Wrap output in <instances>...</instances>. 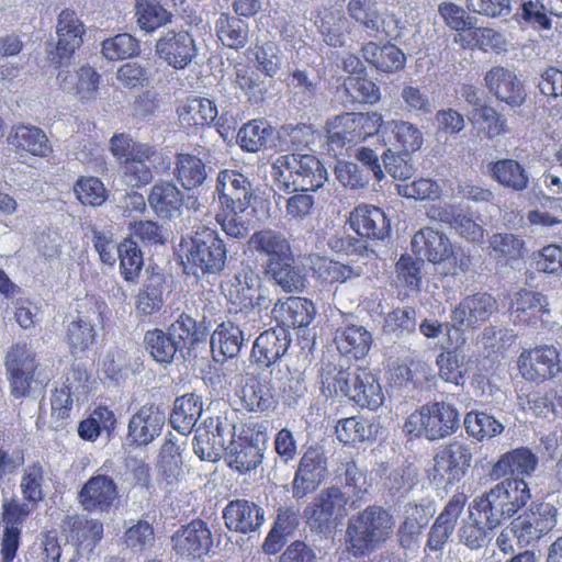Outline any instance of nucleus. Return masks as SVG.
<instances>
[{
	"label": "nucleus",
	"mask_w": 562,
	"mask_h": 562,
	"mask_svg": "<svg viewBox=\"0 0 562 562\" xmlns=\"http://www.w3.org/2000/svg\"><path fill=\"white\" fill-rule=\"evenodd\" d=\"M179 122L184 128L210 126L217 116V108L206 98H189L177 109Z\"/></svg>",
	"instance_id": "obj_40"
},
{
	"label": "nucleus",
	"mask_w": 562,
	"mask_h": 562,
	"mask_svg": "<svg viewBox=\"0 0 562 562\" xmlns=\"http://www.w3.org/2000/svg\"><path fill=\"white\" fill-rule=\"evenodd\" d=\"M74 193L82 205L92 207L101 206L109 198L104 183L93 176H80L74 184Z\"/></svg>",
	"instance_id": "obj_61"
},
{
	"label": "nucleus",
	"mask_w": 562,
	"mask_h": 562,
	"mask_svg": "<svg viewBox=\"0 0 562 562\" xmlns=\"http://www.w3.org/2000/svg\"><path fill=\"white\" fill-rule=\"evenodd\" d=\"M202 414V401L193 393L176 398L170 414L172 427L180 434H190Z\"/></svg>",
	"instance_id": "obj_44"
},
{
	"label": "nucleus",
	"mask_w": 562,
	"mask_h": 562,
	"mask_svg": "<svg viewBox=\"0 0 562 562\" xmlns=\"http://www.w3.org/2000/svg\"><path fill=\"white\" fill-rule=\"evenodd\" d=\"M37 355L26 341L11 345L4 356L10 395L14 400L30 396L38 370Z\"/></svg>",
	"instance_id": "obj_12"
},
{
	"label": "nucleus",
	"mask_w": 562,
	"mask_h": 562,
	"mask_svg": "<svg viewBox=\"0 0 562 562\" xmlns=\"http://www.w3.org/2000/svg\"><path fill=\"white\" fill-rule=\"evenodd\" d=\"M239 398L248 412H269L277 406L276 390L271 380L258 374H246Z\"/></svg>",
	"instance_id": "obj_30"
},
{
	"label": "nucleus",
	"mask_w": 562,
	"mask_h": 562,
	"mask_svg": "<svg viewBox=\"0 0 562 562\" xmlns=\"http://www.w3.org/2000/svg\"><path fill=\"white\" fill-rule=\"evenodd\" d=\"M74 408L71 386L63 383L55 387L50 395V418L56 424L55 429L64 428Z\"/></svg>",
	"instance_id": "obj_64"
},
{
	"label": "nucleus",
	"mask_w": 562,
	"mask_h": 562,
	"mask_svg": "<svg viewBox=\"0 0 562 562\" xmlns=\"http://www.w3.org/2000/svg\"><path fill=\"white\" fill-rule=\"evenodd\" d=\"M468 503V496L463 492H457L451 496L442 512L430 527L425 550L440 551L453 533L457 521Z\"/></svg>",
	"instance_id": "obj_24"
},
{
	"label": "nucleus",
	"mask_w": 562,
	"mask_h": 562,
	"mask_svg": "<svg viewBox=\"0 0 562 562\" xmlns=\"http://www.w3.org/2000/svg\"><path fill=\"white\" fill-rule=\"evenodd\" d=\"M261 75L249 64H239L235 68V88L239 89L250 103L262 102L267 94V86Z\"/></svg>",
	"instance_id": "obj_50"
},
{
	"label": "nucleus",
	"mask_w": 562,
	"mask_h": 562,
	"mask_svg": "<svg viewBox=\"0 0 562 562\" xmlns=\"http://www.w3.org/2000/svg\"><path fill=\"white\" fill-rule=\"evenodd\" d=\"M463 48L480 49L485 53L504 50L505 40L503 35L491 27H472L467 34L456 37Z\"/></svg>",
	"instance_id": "obj_54"
},
{
	"label": "nucleus",
	"mask_w": 562,
	"mask_h": 562,
	"mask_svg": "<svg viewBox=\"0 0 562 562\" xmlns=\"http://www.w3.org/2000/svg\"><path fill=\"white\" fill-rule=\"evenodd\" d=\"M381 139L398 154L409 155L420 149L424 135L415 124L408 121L391 120L383 122Z\"/></svg>",
	"instance_id": "obj_35"
},
{
	"label": "nucleus",
	"mask_w": 562,
	"mask_h": 562,
	"mask_svg": "<svg viewBox=\"0 0 562 562\" xmlns=\"http://www.w3.org/2000/svg\"><path fill=\"white\" fill-rule=\"evenodd\" d=\"M412 250L422 260L439 265L451 258L452 243L445 233L426 226L414 234Z\"/></svg>",
	"instance_id": "obj_27"
},
{
	"label": "nucleus",
	"mask_w": 562,
	"mask_h": 562,
	"mask_svg": "<svg viewBox=\"0 0 562 562\" xmlns=\"http://www.w3.org/2000/svg\"><path fill=\"white\" fill-rule=\"evenodd\" d=\"M115 427L116 417L114 412L105 405H98L87 418L79 422L77 431L82 440L94 442L102 430L111 434Z\"/></svg>",
	"instance_id": "obj_46"
},
{
	"label": "nucleus",
	"mask_w": 562,
	"mask_h": 562,
	"mask_svg": "<svg viewBox=\"0 0 562 562\" xmlns=\"http://www.w3.org/2000/svg\"><path fill=\"white\" fill-rule=\"evenodd\" d=\"M531 498V493L524 479H505L490 491L473 499L470 512L487 529H494L502 521L512 518Z\"/></svg>",
	"instance_id": "obj_4"
},
{
	"label": "nucleus",
	"mask_w": 562,
	"mask_h": 562,
	"mask_svg": "<svg viewBox=\"0 0 562 562\" xmlns=\"http://www.w3.org/2000/svg\"><path fill=\"white\" fill-rule=\"evenodd\" d=\"M215 33L225 47L239 50L248 42L249 27L240 18L223 12L215 22Z\"/></svg>",
	"instance_id": "obj_45"
},
{
	"label": "nucleus",
	"mask_w": 562,
	"mask_h": 562,
	"mask_svg": "<svg viewBox=\"0 0 562 562\" xmlns=\"http://www.w3.org/2000/svg\"><path fill=\"white\" fill-rule=\"evenodd\" d=\"M172 175L184 190H193L201 187L206 180V165L196 155L177 153Z\"/></svg>",
	"instance_id": "obj_41"
},
{
	"label": "nucleus",
	"mask_w": 562,
	"mask_h": 562,
	"mask_svg": "<svg viewBox=\"0 0 562 562\" xmlns=\"http://www.w3.org/2000/svg\"><path fill=\"white\" fill-rule=\"evenodd\" d=\"M470 448L460 441L443 446L434 457V479L452 485L460 482L471 465Z\"/></svg>",
	"instance_id": "obj_17"
},
{
	"label": "nucleus",
	"mask_w": 562,
	"mask_h": 562,
	"mask_svg": "<svg viewBox=\"0 0 562 562\" xmlns=\"http://www.w3.org/2000/svg\"><path fill=\"white\" fill-rule=\"evenodd\" d=\"M120 271L126 282H135L143 269V252L136 241L125 238L117 246Z\"/></svg>",
	"instance_id": "obj_58"
},
{
	"label": "nucleus",
	"mask_w": 562,
	"mask_h": 562,
	"mask_svg": "<svg viewBox=\"0 0 562 562\" xmlns=\"http://www.w3.org/2000/svg\"><path fill=\"white\" fill-rule=\"evenodd\" d=\"M156 53L175 69H184L196 56V46L188 31L170 30L157 41Z\"/></svg>",
	"instance_id": "obj_23"
},
{
	"label": "nucleus",
	"mask_w": 562,
	"mask_h": 562,
	"mask_svg": "<svg viewBox=\"0 0 562 562\" xmlns=\"http://www.w3.org/2000/svg\"><path fill=\"white\" fill-rule=\"evenodd\" d=\"M549 314L548 301L543 294L527 289L515 294L510 306L515 324L539 327L544 323L543 316Z\"/></svg>",
	"instance_id": "obj_29"
},
{
	"label": "nucleus",
	"mask_w": 562,
	"mask_h": 562,
	"mask_svg": "<svg viewBox=\"0 0 562 562\" xmlns=\"http://www.w3.org/2000/svg\"><path fill=\"white\" fill-rule=\"evenodd\" d=\"M213 546V532L202 518H194L181 525L171 536L172 551L180 558L202 559L209 555Z\"/></svg>",
	"instance_id": "obj_15"
},
{
	"label": "nucleus",
	"mask_w": 562,
	"mask_h": 562,
	"mask_svg": "<svg viewBox=\"0 0 562 562\" xmlns=\"http://www.w3.org/2000/svg\"><path fill=\"white\" fill-rule=\"evenodd\" d=\"M521 376L530 382L542 383L562 371L561 355L553 345H538L524 349L517 359Z\"/></svg>",
	"instance_id": "obj_14"
},
{
	"label": "nucleus",
	"mask_w": 562,
	"mask_h": 562,
	"mask_svg": "<svg viewBox=\"0 0 562 562\" xmlns=\"http://www.w3.org/2000/svg\"><path fill=\"white\" fill-rule=\"evenodd\" d=\"M538 465L537 456L527 447L513 449L493 464L490 476L501 480L507 475H530Z\"/></svg>",
	"instance_id": "obj_39"
},
{
	"label": "nucleus",
	"mask_w": 562,
	"mask_h": 562,
	"mask_svg": "<svg viewBox=\"0 0 562 562\" xmlns=\"http://www.w3.org/2000/svg\"><path fill=\"white\" fill-rule=\"evenodd\" d=\"M491 171L493 177L504 187L515 191H522L528 187V176L524 167L514 159L495 161Z\"/></svg>",
	"instance_id": "obj_59"
},
{
	"label": "nucleus",
	"mask_w": 562,
	"mask_h": 562,
	"mask_svg": "<svg viewBox=\"0 0 562 562\" xmlns=\"http://www.w3.org/2000/svg\"><path fill=\"white\" fill-rule=\"evenodd\" d=\"M215 192L218 211L215 221L232 238L241 239L248 234L249 209L255 200L252 184L237 170H221L216 178Z\"/></svg>",
	"instance_id": "obj_1"
},
{
	"label": "nucleus",
	"mask_w": 562,
	"mask_h": 562,
	"mask_svg": "<svg viewBox=\"0 0 562 562\" xmlns=\"http://www.w3.org/2000/svg\"><path fill=\"white\" fill-rule=\"evenodd\" d=\"M347 497L339 487H327L304 509L307 524L321 531L336 527L346 516Z\"/></svg>",
	"instance_id": "obj_16"
},
{
	"label": "nucleus",
	"mask_w": 562,
	"mask_h": 562,
	"mask_svg": "<svg viewBox=\"0 0 562 562\" xmlns=\"http://www.w3.org/2000/svg\"><path fill=\"white\" fill-rule=\"evenodd\" d=\"M144 344L153 359L161 364L171 363L177 352L181 350L169 330L166 333L160 328L147 330L144 336Z\"/></svg>",
	"instance_id": "obj_52"
},
{
	"label": "nucleus",
	"mask_w": 562,
	"mask_h": 562,
	"mask_svg": "<svg viewBox=\"0 0 562 562\" xmlns=\"http://www.w3.org/2000/svg\"><path fill=\"white\" fill-rule=\"evenodd\" d=\"M558 510L549 503L532 504L528 509L515 517L510 525V533L517 539L520 548L538 541L557 526Z\"/></svg>",
	"instance_id": "obj_13"
},
{
	"label": "nucleus",
	"mask_w": 562,
	"mask_h": 562,
	"mask_svg": "<svg viewBox=\"0 0 562 562\" xmlns=\"http://www.w3.org/2000/svg\"><path fill=\"white\" fill-rule=\"evenodd\" d=\"M291 337L284 328H272L261 333L251 349L252 361L261 368H269L288 351Z\"/></svg>",
	"instance_id": "obj_31"
},
{
	"label": "nucleus",
	"mask_w": 562,
	"mask_h": 562,
	"mask_svg": "<svg viewBox=\"0 0 562 562\" xmlns=\"http://www.w3.org/2000/svg\"><path fill=\"white\" fill-rule=\"evenodd\" d=\"M8 144L21 157L48 158L54 149L46 133L37 126L19 124L12 127Z\"/></svg>",
	"instance_id": "obj_25"
},
{
	"label": "nucleus",
	"mask_w": 562,
	"mask_h": 562,
	"mask_svg": "<svg viewBox=\"0 0 562 562\" xmlns=\"http://www.w3.org/2000/svg\"><path fill=\"white\" fill-rule=\"evenodd\" d=\"M44 468L40 462H33L24 470L20 490L24 502L37 508L38 504L44 499Z\"/></svg>",
	"instance_id": "obj_62"
},
{
	"label": "nucleus",
	"mask_w": 562,
	"mask_h": 562,
	"mask_svg": "<svg viewBox=\"0 0 562 562\" xmlns=\"http://www.w3.org/2000/svg\"><path fill=\"white\" fill-rule=\"evenodd\" d=\"M272 315L278 327L288 331L290 328L307 327L316 315V308L314 303L306 297L290 296L274 305Z\"/></svg>",
	"instance_id": "obj_33"
},
{
	"label": "nucleus",
	"mask_w": 562,
	"mask_h": 562,
	"mask_svg": "<svg viewBox=\"0 0 562 562\" xmlns=\"http://www.w3.org/2000/svg\"><path fill=\"white\" fill-rule=\"evenodd\" d=\"M272 177L280 190L308 192L324 186L327 170L315 155L291 153L274 160Z\"/></svg>",
	"instance_id": "obj_5"
},
{
	"label": "nucleus",
	"mask_w": 562,
	"mask_h": 562,
	"mask_svg": "<svg viewBox=\"0 0 562 562\" xmlns=\"http://www.w3.org/2000/svg\"><path fill=\"white\" fill-rule=\"evenodd\" d=\"M56 33L58 64L63 65L82 45L86 29L74 10L65 9L58 15Z\"/></svg>",
	"instance_id": "obj_32"
},
{
	"label": "nucleus",
	"mask_w": 562,
	"mask_h": 562,
	"mask_svg": "<svg viewBox=\"0 0 562 562\" xmlns=\"http://www.w3.org/2000/svg\"><path fill=\"white\" fill-rule=\"evenodd\" d=\"M196 445L194 451L202 460H212L225 451L235 439V425L227 417H207L203 428L194 437Z\"/></svg>",
	"instance_id": "obj_18"
},
{
	"label": "nucleus",
	"mask_w": 562,
	"mask_h": 562,
	"mask_svg": "<svg viewBox=\"0 0 562 562\" xmlns=\"http://www.w3.org/2000/svg\"><path fill=\"white\" fill-rule=\"evenodd\" d=\"M243 342V330L231 321L221 323L211 336L212 351H217L225 359L236 357L241 349Z\"/></svg>",
	"instance_id": "obj_49"
},
{
	"label": "nucleus",
	"mask_w": 562,
	"mask_h": 562,
	"mask_svg": "<svg viewBox=\"0 0 562 562\" xmlns=\"http://www.w3.org/2000/svg\"><path fill=\"white\" fill-rule=\"evenodd\" d=\"M151 210L162 218H172L181 214L184 205V194L171 181L156 182L147 196Z\"/></svg>",
	"instance_id": "obj_38"
},
{
	"label": "nucleus",
	"mask_w": 562,
	"mask_h": 562,
	"mask_svg": "<svg viewBox=\"0 0 562 562\" xmlns=\"http://www.w3.org/2000/svg\"><path fill=\"white\" fill-rule=\"evenodd\" d=\"M70 536L76 539L79 544L95 546L103 538V524L99 519L82 518L78 515L67 516L64 520Z\"/></svg>",
	"instance_id": "obj_60"
},
{
	"label": "nucleus",
	"mask_w": 562,
	"mask_h": 562,
	"mask_svg": "<svg viewBox=\"0 0 562 562\" xmlns=\"http://www.w3.org/2000/svg\"><path fill=\"white\" fill-rule=\"evenodd\" d=\"M262 457L259 432L255 434L250 427L244 428L225 450L228 467L239 473L255 470L261 463Z\"/></svg>",
	"instance_id": "obj_20"
},
{
	"label": "nucleus",
	"mask_w": 562,
	"mask_h": 562,
	"mask_svg": "<svg viewBox=\"0 0 562 562\" xmlns=\"http://www.w3.org/2000/svg\"><path fill=\"white\" fill-rule=\"evenodd\" d=\"M252 250L266 258L265 272L284 292H301L306 279L295 265V256L289 238L280 231L263 228L249 238Z\"/></svg>",
	"instance_id": "obj_2"
},
{
	"label": "nucleus",
	"mask_w": 562,
	"mask_h": 562,
	"mask_svg": "<svg viewBox=\"0 0 562 562\" xmlns=\"http://www.w3.org/2000/svg\"><path fill=\"white\" fill-rule=\"evenodd\" d=\"M490 248L494 257L502 262L508 263L524 258L526 247L524 239L510 233H496L490 238Z\"/></svg>",
	"instance_id": "obj_57"
},
{
	"label": "nucleus",
	"mask_w": 562,
	"mask_h": 562,
	"mask_svg": "<svg viewBox=\"0 0 562 562\" xmlns=\"http://www.w3.org/2000/svg\"><path fill=\"white\" fill-rule=\"evenodd\" d=\"M168 330L181 350L194 348L207 337L206 327L187 313H181Z\"/></svg>",
	"instance_id": "obj_47"
},
{
	"label": "nucleus",
	"mask_w": 562,
	"mask_h": 562,
	"mask_svg": "<svg viewBox=\"0 0 562 562\" xmlns=\"http://www.w3.org/2000/svg\"><path fill=\"white\" fill-rule=\"evenodd\" d=\"M223 519L228 530L246 535L260 528L265 512L254 502L236 498L224 507Z\"/></svg>",
	"instance_id": "obj_28"
},
{
	"label": "nucleus",
	"mask_w": 562,
	"mask_h": 562,
	"mask_svg": "<svg viewBox=\"0 0 562 562\" xmlns=\"http://www.w3.org/2000/svg\"><path fill=\"white\" fill-rule=\"evenodd\" d=\"M348 223L361 238L380 240L390 233V222L383 210L370 204L357 205L350 212Z\"/></svg>",
	"instance_id": "obj_26"
},
{
	"label": "nucleus",
	"mask_w": 562,
	"mask_h": 562,
	"mask_svg": "<svg viewBox=\"0 0 562 562\" xmlns=\"http://www.w3.org/2000/svg\"><path fill=\"white\" fill-rule=\"evenodd\" d=\"M364 60L382 72H396L404 68L406 63L405 54L393 44L378 45L369 42L362 46Z\"/></svg>",
	"instance_id": "obj_42"
},
{
	"label": "nucleus",
	"mask_w": 562,
	"mask_h": 562,
	"mask_svg": "<svg viewBox=\"0 0 562 562\" xmlns=\"http://www.w3.org/2000/svg\"><path fill=\"white\" fill-rule=\"evenodd\" d=\"M97 340L95 326L87 315L79 314L66 325L64 342L74 358H83L93 349Z\"/></svg>",
	"instance_id": "obj_37"
},
{
	"label": "nucleus",
	"mask_w": 562,
	"mask_h": 562,
	"mask_svg": "<svg viewBox=\"0 0 562 562\" xmlns=\"http://www.w3.org/2000/svg\"><path fill=\"white\" fill-rule=\"evenodd\" d=\"M485 87L498 101L519 108L526 101V90L517 75L503 66H494L484 76Z\"/></svg>",
	"instance_id": "obj_21"
},
{
	"label": "nucleus",
	"mask_w": 562,
	"mask_h": 562,
	"mask_svg": "<svg viewBox=\"0 0 562 562\" xmlns=\"http://www.w3.org/2000/svg\"><path fill=\"white\" fill-rule=\"evenodd\" d=\"M321 390L327 397H346L362 408L376 409L384 395L375 376L366 368L353 372L334 363H326L319 372Z\"/></svg>",
	"instance_id": "obj_3"
},
{
	"label": "nucleus",
	"mask_w": 562,
	"mask_h": 562,
	"mask_svg": "<svg viewBox=\"0 0 562 562\" xmlns=\"http://www.w3.org/2000/svg\"><path fill=\"white\" fill-rule=\"evenodd\" d=\"M245 56L265 77L273 78L281 69V49L272 41H257L246 49Z\"/></svg>",
	"instance_id": "obj_43"
},
{
	"label": "nucleus",
	"mask_w": 562,
	"mask_h": 562,
	"mask_svg": "<svg viewBox=\"0 0 562 562\" xmlns=\"http://www.w3.org/2000/svg\"><path fill=\"white\" fill-rule=\"evenodd\" d=\"M383 116L375 111L345 112L327 124V146L334 156L344 155L368 138L382 135Z\"/></svg>",
	"instance_id": "obj_6"
},
{
	"label": "nucleus",
	"mask_w": 562,
	"mask_h": 562,
	"mask_svg": "<svg viewBox=\"0 0 562 562\" xmlns=\"http://www.w3.org/2000/svg\"><path fill=\"white\" fill-rule=\"evenodd\" d=\"M391 517L379 506H368L347 525L345 544L348 553L363 558L374 551L387 537Z\"/></svg>",
	"instance_id": "obj_8"
},
{
	"label": "nucleus",
	"mask_w": 562,
	"mask_h": 562,
	"mask_svg": "<svg viewBox=\"0 0 562 562\" xmlns=\"http://www.w3.org/2000/svg\"><path fill=\"white\" fill-rule=\"evenodd\" d=\"M464 427L469 436L480 441L491 439L504 430L503 424L494 416L477 411L467 413Z\"/></svg>",
	"instance_id": "obj_63"
},
{
	"label": "nucleus",
	"mask_w": 562,
	"mask_h": 562,
	"mask_svg": "<svg viewBox=\"0 0 562 562\" xmlns=\"http://www.w3.org/2000/svg\"><path fill=\"white\" fill-rule=\"evenodd\" d=\"M327 460L316 448L310 447L303 453L292 482L295 498H303L315 491L323 482Z\"/></svg>",
	"instance_id": "obj_22"
},
{
	"label": "nucleus",
	"mask_w": 562,
	"mask_h": 562,
	"mask_svg": "<svg viewBox=\"0 0 562 562\" xmlns=\"http://www.w3.org/2000/svg\"><path fill=\"white\" fill-rule=\"evenodd\" d=\"M470 121L487 138H494L508 132L506 119L487 104H475Z\"/></svg>",
	"instance_id": "obj_55"
},
{
	"label": "nucleus",
	"mask_w": 562,
	"mask_h": 562,
	"mask_svg": "<svg viewBox=\"0 0 562 562\" xmlns=\"http://www.w3.org/2000/svg\"><path fill=\"white\" fill-rule=\"evenodd\" d=\"M110 148L134 187L140 188L151 182L153 170L146 162L157 155L154 146L134 142L128 134L120 133L112 136Z\"/></svg>",
	"instance_id": "obj_11"
},
{
	"label": "nucleus",
	"mask_w": 562,
	"mask_h": 562,
	"mask_svg": "<svg viewBox=\"0 0 562 562\" xmlns=\"http://www.w3.org/2000/svg\"><path fill=\"white\" fill-rule=\"evenodd\" d=\"M135 18L140 30L153 33L171 22L172 13L158 0H135Z\"/></svg>",
	"instance_id": "obj_51"
},
{
	"label": "nucleus",
	"mask_w": 562,
	"mask_h": 562,
	"mask_svg": "<svg viewBox=\"0 0 562 562\" xmlns=\"http://www.w3.org/2000/svg\"><path fill=\"white\" fill-rule=\"evenodd\" d=\"M334 342L341 356L361 360L369 355L373 336L366 327L350 324L336 329Z\"/></svg>",
	"instance_id": "obj_36"
},
{
	"label": "nucleus",
	"mask_w": 562,
	"mask_h": 562,
	"mask_svg": "<svg viewBox=\"0 0 562 562\" xmlns=\"http://www.w3.org/2000/svg\"><path fill=\"white\" fill-rule=\"evenodd\" d=\"M274 128L265 120H252L244 124L237 134L241 149L257 153L267 147L272 139Z\"/></svg>",
	"instance_id": "obj_53"
},
{
	"label": "nucleus",
	"mask_w": 562,
	"mask_h": 562,
	"mask_svg": "<svg viewBox=\"0 0 562 562\" xmlns=\"http://www.w3.org/2000/svg\"><path fill=\"white\" fill-rule=\"evenodd\" d=\"M347 11L369 34L376 35L383 31V18L375 0H349Z\"/></svg>",
	"instance_id": "obj_56"
},
{
	"label": "nucleus",
	"mask_w": 562,
	"mask_h": 562,
	"mask_svg": "<svg viewBox=\"0 0 562 562\" xmlns=\"http://www.w3.org/2000/svg\"><path fill=\"white\" fill-rule=\"evenodd\" d=\"M165 425V413L155 404H146L131 417L128 438L134 445L147 446L157 437Z\"/></svg>",
	"instance_id": "obj_34"
},
{
	"label": "nucleus",
	"mask_w": 562,
	"mask_h": 562,
	"mask_svg": "<svg viewBox=\"0 0 562 562\" xmlns=\"http://www.w3.org/2000/svg\"><path fill=\"white\" fill-rule=\"evenodd\" d=\"M374 428L375 425L370 419L362 416H351L337 422L335 434L341 443L356 446L374 438Z\"/></svg>",
	"instance_id": "obj_48"
},
{
	"label": "nucleus",
	"mask_w": 562,
	"mask_h": 562,
	"mask_svg": "<svg viewBox=\"0 0 562 562\" xmlns=\"http://www.w3.org/2000/svg\"><path fill=\"white\" fill-rule=\"evenodd\" d=\"M181 247L184 263L194 276L218 274L226 266V245L215 229L199 228Z\"/></svg>",
	"instance_id": "obj_9"
},
{
	"label": "nucleus",
	"mask_w": 562,
	"mask_h": 562,
	"mask_svg": "<svg viewBox=\"0 0 562 562\" xmlns=\"http://www.w3.org/2000/svg\"><path fill=\"white\" fill-rule=\"evenodd\" d=\"M497 311V301L486 292L462 299L451 311V319L459 330L480 328Z\"/></svg>",
	"instance_id": "obj_19"
},
{
	"label": "nucleus",
	"mask_w": 562,
	"mask_h": 562,
	"mask_svg": "<svg viewBox=\"0 0 562 562\" xmlns=\"http://www.w3.org/2000/svg\"><path fill=\"white\" fill-rule=\"evenodd\" d=\"M459 427L460 414L457 407L446 401H432L407 416L403 431L409 439L437 441L453 435Z\"/></svg>",
	"instance_id": "obj_7"
},
{
	"label": "nucleus",
	"mask_w": 562,
	"mask_h": 562,
	"mask_svg": "<svg viewBox=\"0 0 562 562\" xmlns=\"http://www.w3.org/2000/svg\"><path fill=\"white\" fill-rule=\"evenodd\" d=\"M115 462L106 459L82 484L77 494L78 504L89 514H108L120 503V487L112 475Z\"/></svg>",
	"instance_id": "obj_10"
}]
</instances>
